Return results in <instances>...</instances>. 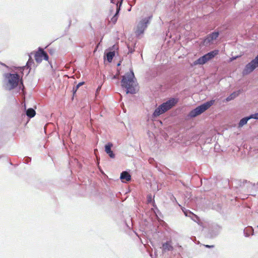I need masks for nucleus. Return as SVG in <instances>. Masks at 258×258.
Returning a JSON list of instances; mask_svg holds the SVG:
<instances>
[{
	"mask_svg": "<svg viewBox=\"0 0 258 258\" xmlns=\"http://www.w3.org/2000/svg\"><path fill=\"white\" fill-rule=\"evenodd\" d=\"M134 78V74L132 71L127 72L125 75L122 77L121 86L126 89V94H135L136 92Z\"/></svg>",
	"mask_w": 258,
	"mask_h": 258,
	"instance_id": "nucleus-1",
	"label": "nucleus"
},
{
	"mask_svg": "<svg viewBox=\"0 0 258 258\" xmlns=\"http://www.w3.org/2000/svg\"><path fill=\"white\" fill-rule=\"evenodd\" d=\"M177 102V99L171 98L166 102L162 103L155 109L153 113V116L157 117L165 113L175 106Z\"/></svg>",
	"mask_w": 258,
	"mask_h": 258,
	"instance_id": "nucleus-2",
	"label": "nucleus"
},
{
	"mask_svg": "<svg viewBox=\"0 0 258 258\" xmlns=\"http://www.w3.org/2000/svg\"><path fill=\"white\" fill-rule=\"evenodd\" d=\"M214 103V100L208 101L192 110L189 114L191 117H195L208 109Z\"/></svg>",
	"mask_w": 258,
	"mask_h": 258,
	"instance_id": "nucleus-3",
	"label": "nucleus"
},
{
	"mask_svg": "<svg viewBox=\"0 0 258 258\" xmlns=\"http://www.w3.org/2000/svg\"><path fill=\"white\" fill-rule=\"evenodd\" d=\"M218 53V50H214L200 57L197 60L195 61L191 64V66H196L198 64H204L208 61L212 59L215 56L217 55Z\"/></svg>",
	"mask_w": 258,
	"mask_h": 258,
	"instance_id": "nucleus-4",
	"label": "nucleus"
},
{
	"mask_svg": "<svg viewBox=\"0 0 258 258\" xmlns=\"http://www.w3.org/2000/svg\"><path fill=\"white\" fill-rule=\"evenodd\" d=\"M6 78L8 79V85L10 90L15 88L18 85L20 81L19 76L17 74H7Z\"/></svg>",
	"mask_w": 258,
	"mask_h": 258,
	"instance_id": "nucleus-5",
	"label": "nucleus"
},
{
	"mask_svg": "<svg viewBox=\"0 0 258 258\" xmlns=\"http://www.w3.org/2000/svg\"><path fill=\"white\" fill-rule=\"evenodd\" d=\"M257 67H258V55L254 59L245 66L243 70L242 74L244 75H248L251 73Z\"/></svg>",
	"mask_w": 258,
	"mask_h": 258,
	"instance_id": "nucleus-6",
	"label": "nucleus"
},
{
	"mask_svg": "<svg viewBox=\"0 0 258 258\" xmlns=\"http://www.w3.org/2000/svg\"><path fill=\"white\" fill-rule=\"evenodd\" d=\"M150 18H146L141 20L137 25L136 33L139 35L144 33V30L147 27V24L149 23Z\"/></svg>",
	"mask_w": 258,
	"mask_h": 258,
	"instance_id": "nucleus-7",
	"label": "nucleus"
},
{
	"mask_svg": "<svg viewBox=\"0 0 258 258\" xmlns=\"http://www.w3.org/2000/svg\"><path fill=\"white\" fill-rule=\"evenodd\" d=\"M34 58L37 63L41 62L43 60H48V55L42 48H39L34 55Z\"/></svg>",
	"mask_w": 258,
	"mask_h": 258,
	"instance_id": "nucleus-8",
	"label": "nucleus"
},
{
	"mask_svg": "<svg viewBox=\"0 0 258 258\" xmlns=\"http://www.w3.org/2000/svg\"><path fill=\"white\" fill-rule=\"evenodd\" d=\"M219 34L218 32H214L209 34L204 40V43L206 44L212 43L214 40L218 38Z\"/></svg>",
	"mask_w": 258,
	"mask_h": 258,
	"instance_id": "nucleus-9",
	"label": "nucleus"
},
{
	"mask_svg": "<svg viewBox=\"0 0 258 258\" xmlns=\"http://www.w3.org/2000/svg\"><path fill=\"white\" fill-rule=\"evenodd\" d=\"M112 147L113 144L111 143H108L105 146V151L110 158H114L115 157V155L113 153V151H111V148Z\"/></svg>",
	"mask_w": 258,
	"mask_h": 258,
	"instance_id": "nucleus-10",
	"label": "nucleus"
},
{
	"mask_svg": "<svg viewBox=\"0 0 258 258\" xmlns=\"http://www.w3.org/2000/svg\"><path fill=\"white\" fill-rule=\"evenodd\" d=\"M172 242L171 241H167L164 243L162 245V250L163 251H170L172 250L173 249V246H172Z\"/></svg>",
	"mask_w": 258,
	"mask_h": 258,
	"instance_id": "nucleus-11",
	"label": "nucleus"
},
{
	"mask_svg": "<svg viewBox=\"0 0 258 258\" xmlns=\"http://www.w3.org/2000/svg\"><path fill=\"white\" fill-rule=\"evenodd\" d=\"M120 179L129 181L131 180V176L127 171H123L120 174Z\"/></svg>",
	"mask_w": 258,
	"mask_h": 258,
	"instance_id": "nucleus-12",
	"label": "nucleus"
},
{
	"mask_svg": "<svg viewBox=\"0 0 258 258\" xmlns=\"http://www.w3.org/2000/svg\"><path fill=\"white\" fill-rule=\"evenodd\" d=\"M240 94V91H238L237 92H234L232 93L230 96H229L226 98L227 101H229L233 99H234L236 97L238 96V95Z\"/></svg>",
	"mask_w": 258,
	"mask_h": 258,
	"instance_id": "nucleus-13",
	"label": "nucleus"
},
{
	"mask_svg": "<svg viewBox=\"0 0 258 258\" xmlns=\"http://www.w3.org/2000/svg\"><path fill=\"white\" fill-rule=\"evenodd\" d=\"M250 119V117H249V116L244 117V118H243L242 119H241L239 122L238 127H241L244 124H246L247 122V121Z\"/></svg>",
	"mask_w": 258,
	"mask_h": 258,
	"instance_id": "nucleus-14",
	"label": "nucleus"
},
{
	"mask_svg": "<svg viewBox=\"0 0 258 258\" xmlns=\"http://www.w3.org/2000/svg\"><path fill=\"white\" fill-rule=\"evenodd\" d=\"M117 10H116V14L114 15L113 17H112V18L111 19V20L110 21L113 23V24H115L117 20V15H118V13H119V11L120 10V7H118V6L117 5Z\"/></svg>",
	"mask_w": 258,
	"mask_h": 258,
	"instance_id": "nucleus-15",
	"label": "nucleus"
},
{
	"mask_svg": "<svg viewBox=\"0 0 258 258\" xmlns=\"http://www.w3.org/2000/svg\"><path fill=\"white\" fill-rule=\"evenodd\" d=\"M36 114L35 111L32 108H29L26 112V114L29 117H33Z\"/></svg>",
	"mask_w": 258,
	"mask_h": 258,
	"instance_id": "nucleus-16",
	"label": "nucleus"
},
{
	"mask_svg": "<svg viewBox=\"0 0 258 258\" xmlns=\"http://www.w3.org/2000/svg\"><path fill=\"white\" fill-rule=\"evenodd\" d=\"M114 55H115V52L114 51H111V52H108L106 54L107 60L109 62H111Z\"/></svg>",
	"mask_w": 258,
	"mask_h": 258,
	"instance_id": "nucleus-17",
	"label": "nucleus"
},
{
	"mask_svg": "<svg viewBox=\"0 0 258 258\" xmlns=\"http://www.w3.org/2000/svg\"><path fill=\"white\" fill-rule=\"evenodd\" d=\"M182 211L184 212V214H185V215L186 216H188V214H191L194 216H195L196 218L197 219H198V220H200L199 217L197 215H196V214H194L192 212H190V211H189L188 210H185V209H184V210L182 209Z\"/></svg>",
	"mask_w": 258,
	"mask_h": 258,
	"instance_id": "nucleus-18",
	"label": "nucleus"
},
{
	"mask_svg": "<svg viewBox=\"0 0 258 258\" xmlns=\"http://www.w3.org/2000/svg\"><path fill=\"white\" fill-rule=\"evenodd\" d=\"M84 84V82H80L76 86L75 88H73V91L74 92H76L77 91V90H78V89L79 88V87H80L81 85H83Z\"/></svg>",
	"mask_w": 258,
	"mask_h": 258,
	"instance_id": "nucleus-19",
	"label": "nucleus"
},
{
	"mask_svg": "<svg viewBox=\"0 0 258 258\" xmlns=\"http://www.w3.org/2000/svg\"><path fill=\"white\" fill-rule=\"evenodd\" d=\"M249 117H250V119L253 118V119H258V113L251 114L249 116Z\"/></svg>",
	"mask_w": 258,
	"mask_h": 258,
	"instance_id": "nucleus-20",
	"label": "nucleus"
},
{
	"mask_svg": "<svg viewBox=\"0 0 258 258\" xmlns=\"http://www.w3.org/2000/svg\"><path fill=\"white\" fill-rule=\"evenodd\" d=\"M20 83H21V85L22 86H20V88H21V87H22V89L23 90L24 88V85L23 84V82L22 80H21Z\"/></svg>",
	"mask_w": 258,
	"mask_h": 258,
	"instance_id": "nucleus-21",
	"label": "nucleus"
},
{
	"mask_svg": "<svg viewBox=\"0 0 258 258\" xmlns=\"http://www.w3.org/2000/svg\"><path fill=\"white\" fill-rule=\"evenodd\" d=\"M148 201L149 202L151 201V196H149L148 197Z\"/></svg>",
	"mask_w": 258,
	"mask_h": 258,
	"instance_id": "nucleus-22",
	"label": "nucleus"
},
{
	"mask_svg": "<svg viewBox=\"0 0 258 258\" xmlns=\"http://www.w3.org/2000/svg\"><path fill=\"white\" fill-rule=\"evenodd\" d=\"M205 247L210 248V247H213L214 245H205Z\"/></svg>",
	"mask_w": 258,
	"mask_h": 258,
	"instance_id": "nucleus-23",
	"label": "nucleus"
},
{
	"mask_svg": "<svg viewBox=\"0 0 258 258\" xmlns=\"http://www.w3.org/2000/svg\"><path fill=\"white\" fill-rule=\"evenodd\" d=\"M236 57H232V58H230V61L234 60L235 59H236Z\"/></svg>",
	"mask_w": 258,
	"mask_h": 258,
	"instance_id": "nucleus-24",
	"label": "nucleus"
},
{
	"mask_svg": "<svg viewBox=\"0 0 258 258\" xmlns=\"http://www.w3.org/2000/svg\"><path fill=\"white\" fill-rule=\"evenodd\" d=\"M123 1V0H120V5H121L122 2V1Z\"/></svg>",
	"mask_w": 258,
	"mask_h": 258,
	"instance_id": "nucleus-25",
	"label": "nucleus"
}]
</instances>
